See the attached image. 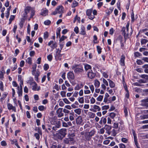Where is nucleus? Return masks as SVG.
I'll use <instances>...</instances> for the list:
<instances>
[{
	"instance_id": "obj_9",
	"label": "nucleus",
	"mask_w": 148,
	"mask_h": 148,
	"mask_svg": "<svg viewBox=\"0 0 148 148\" xmlns=\"http://www.w3.org/2000/svg\"><path fill=\"white\" fill-rule=\"evenodd\" d=\"M76 123L77 125H82L83 124V120L81 116H78L76 120Z\"/></svg>"
},
{
	"instance_id": "obj_52",
	"label": "nucleus",
	"mask_w": 148,
	"mask_h": 148,
	"mask_svg": "<svg viewBox=\"0 0 148 148\" xmlns=\"http://www.w3.org/2000/svg\"><path fill=\"white\" fill-rule=\"evenodd\" d=\"M64 102L66 104H70L71 103L66 98H64L63 99Z\"/></svg>"
},
{
	"instance_id": "obj_20",
	"label": "nucleus",
	"mask_w": 148,
	"mask_h": 148,
	"mask_svg": "<svg viewBox=\"0 0 148 148\" xmlns=\"http://www.w3.org/2000/svg\"><path fill=\"white\" fill-rule=\"evenodd\" d=\"M107 80L108 81L110 87L111 88H114L115 86V84L114 82L110 79H108Z\"/></svg>"
},
{
	"instance_id": "obj_61",
	"label": "nucleus",
	"mask_w": 148,
	"mask_h": 148,
	"mask_svg": "<svg viewBox=\"0 0 148 148\" xmlns=\"http://www.w3.org/2000/svg\"><path fill=\"white\" fill-rule=\"evenodd\" d=\"M91 93L89 89L84 90V93L85 94H89Z\"/></svg>"
},
{
	"instance_id": "obj_41",
	"label": "nucleus",
	"mask_w": 148,
	"mask_h": 148,
	"mask_svg": "<svg viewBox=\"0 0 148 148\" xmlns=\"http://www.w3.org/2000/svg\"><path fill=\"white\" fill-rule=\"evenodd\" d=\"M60 127V124H58L57 125L53 126L52 127L53 130V131H56L57 130L58 128H59Z\"/></svg>"
},
{
	"instance_id": "obj_5",
	"label": "nucleus",
	"mask_w": 148,
	"mask_h": 148,
	"mask_svg": "<svg viewBox=\"0 0 148 148\" xmlns=\"http://www.w3.org/2000/svg\"><path fill=\"white\" fill-rule=\"evenodd\" d=\"M56 50L55 57L56 59L60 60L61 59V57L62 56V54H60L61 50H60V49L58 48Z\"/></svg>"
},
{
	"instance_id": "obj_58",
	"label": "nucleus",
	"mask_w": 148,
	"mask_h": 148,
	"mask_svg": "<svg viewBox=\"0 0 148 148\" xmlns=\"http://www.w3.org/2000/svg\"><path fill=\"white\" fill-rule=\"evenodd\" d=\"M66 92L64 91H62L60 92V95H61L62 97H64L66 96Z\"/></svg>"
},
{
	"instance_id": "obj_1",
	"label": "nucleus",
	"mask_w": 148,
	"mask_h": 148,
	"mask_svg": "<svg viewBox=\"0 0 148 148\" xmlns=\"http://www.w3.org/2000/svg\"><path fill=\"white\" fill-rule=\"evenodd\" d=\"M25 12L23 16L25 18H27L29 15L28 14L30 15V18H32L35 14V11L34 9L30 7H27L25 8Z\"/></svg>"
},
{
	"instance_id": "obj_26",
	"label": "nucleus",
	"mask_w": 148,
	"mask_h": 148,
	"mask_svg": "<svg viewBox=\"0 0 148 148\" xmlns=\"http://www.w3.org/2000/svg\"><path fill=\"white\" fill-rule=\"evenodd\" d=\"M12 144H14L18 148H20L19 146L18 145L17 143V141L16 139H14L13 140H11Z\"/></svg>"
},
{
	"instance_id": "obj_63",
	"label": "nucleus",
	"mask_w": 148,
	"mask_h": 148,
	"mask_svg": "<svg viewBox=\"0 0 148 148\" xmlns=\"http://www.w3.org/2000/svg\"><path fill=\"white\" fill-rule=\"evenodd\" d=\"M7 94L6 92H4L2 95V97L1 98V100H3L7 96Z\"/></svg>"
},
{
	"instance_id": "obj_39",
	"label": "nucleus",
	"mask_w": 148,
	"mask_h": 148,
	"mask_svg": "<svg viewBox=\"0 0 148 148\" xmlns=\"http://www.w3.org/2000/svg\"><path fill=\"white\" fill-rule=\"evenodd\" d=\"M134 142L135 143V145H136L138 148H139V147L138 146V143L136 137V136L135 134L134 135Z\"/></svg>"
},
{
	"instance_id": "obj_7",
	"label": "nucleus",
	"mask_w": 148,
	"mask_h": 148,
	"mask_svg": "<svg viewBox=\"0 0 148 148\" xmlns=\"http://www.w3.org/2000/svg\"><path fill=\"white\" fill-rule=\"evenodd\" d=\"M87 76L90 79H92L94 78L95 74L93 73L92 70H90L87 72Z\"/></svg>"
},
{
	"instance_id": "obj_31",
	"label": "nucleus",
	"mask_w": 148,
	"mask_h": 148,
	"mask_svg": "<svg viewBox=\"0 0 148 148\" xmlns=\"http://www.w3.org/2000/svg\"><path fill=\"white\" fill-rule=\"evenodd\" d=\"M11 8V6H10L9 8H8L6 12L5 13V16L7 18H8L9 17V16L10 15V11Z\"/></svg>"
},
{
	"instance_id": "obj_17",
	"label": "nucleus",
	"mask_w": 148,
	"mask_h": 148,
	"mask_svg": "<svg viewBox=\"0 0 148 148\" xmlns=\"http://www.w3.org/2000/svg\"><path fill=\"white\" fill-rule=\"evenodd\" d=\"M8 109L9 110H12L14 112H16V109L14 106H13L10 103H8L7 105Z\"/></svg>"
},
{
	"instance_id": "obj_30",
	"label": "nucleus",
	"mask_w": 148,
	"mask_h": 148,
	"mask_svg": "<svg viewBox=\"0 0 148 148\" xmlns=\"http://www.w3.org/2000/svg\"><path fill=\"white\" fill-rule=\"evenodd\" d=\"M25 22V20L23 18L21 19V21L19 24V25L21 28H22L23 26L24 23Z\"/></svg>"
},
{
	"instance_id": "obj_38",
	"label": "nucleus",
	"mask_w": 148,
	"mask_h": 148,
	"mask_svg": "<svg viewBox=\"0 0 148 148\" xmlns=\"http://www.w3.org/2000/svg\"><path fill=\"white\" fill-rule=\"evenodd\" d=\"M26 62L29 64H32V59L30 57H29L26 59Z\"/></svg>"
},
{
	"instance_id": "obj_40",
	"label": "nucleus",
	"mask_w": 148,
	"mask_h": 148,
	"mask_svg": "<svg viewBox=\"0 0 148 148\" xmlns=\"http://www.w3.org/2000/svg\"><path fill=\"white\" fill-rule=\"evenodd\" d=\"M78 4V3L76 1H73V3L72 5V8H75L77 6Z\"/></svg>"
},
{
	"instance_id": "obj_13",
	"label": "nucleus",
	"mask_w": 148,
	"mask_h": 148,
	"mask_svg": "<svg viewBox=\"0 0 148 148\" xmlns=\"http://www.w3.org/2000/svg\"><path fill=\"white\" fill-rule=\"evenodd\" d=\"M67 77L69 79H73L74 78V75L73 72L70 71L67 73Z\"/></svg>"
},
{
	"instance_id": "obj_62",
	"label": "nucleus",
	"mask_w": 148,
	"mask_h": 148,
	"mask_svg": "<svg viewBox=\"0 0 148 148\" xmlns=\"http://www.w3.org/2000/svg\"><path fill=\"white\" fill-rule=\"evenodd\" d=\"M32 71H34L36 70V69L37 67V64H34L32 65Z\"/></svg>"
},
{
	"instance_id": "obj_55",
	"label": "nucleus",
	"mask_w": 148,
	"mask_h": 148,
	"mask_svg": "<svg viewBox=\"0 0 148 148\" xmlns=\"http://www.w3.org/2000/svg\"><path fill=\"white\" fill-rule=\"evenodd\" d=\"M53 56L52 55L49 54L47 56V58L48 60L49 61H51L52 59Z\"/></svg>"
},
{
	"instance_id": "obj_44",
	"label": "nucleus",
	"mask_w": 148,
	"mask_h": 148,
	"mask_svg": "<svg viewBox=\"0 0 148 148\" xmlns=\"http://www.w3.org/2000/svg\"><path fill=\"white\" fill-rule=\"evenodd\" d=\"M78 101L80 103H84V98L83 97H79L78 99Z\"/></svg>"
},
{
	"instance_id": "obj_21",
	"label": "nucleus",
	"mask_w": 148,
	"mask_h": 148,
	"mask_svg": "<svg viewBox=\"0 0 148 148\" xmlns=\"http://www.w3.org/2000/svg\"><path fill=\"white\" fill-rule=\"evenodd\" d=\"M69 119L71 121H73L74 119L75 114L74 112H71L69 114Z\"/></svg>"
},
{
	"instance_id": "obj_35",
	"label": "nucleus",
	"mask_w": 148,
	"mask_h": 148,
	"mask_svg": "<svg viewBox=\"0 0 148 148\" xmlns=\"http://www.w3.org/2000/svg\"><path fill=\"white\" fill-rule=\"evenodd\" d=\"M60 31H61V29L60 27L58 28L57 29V31H56V32L57 38H58V37H59L60 38Z\"/></svg>"
},
{
	"instance_id": "obj_16",
	"label": "nucleus",
	"mask_w": 148,
	"mask_h": 148,
	"mask_svg": "<svg viewBox=\"0 0 148 148\" xmlns=\"http://www.w3.org/2000/svg\"><path fill=\"white\" fill-rule=\"evenodd\" d=\"M18 90L17 93L19 97L22 96V86H18L17 87Z\"/></svg>"
},
{
	"instance_id": "obj_27",
	"label": "nucleus",
	"mask_w": 148,
	"mask_h": 148,
	"mask_svg": "<svg viewBox=\"0 0 148 148\" xmlns=\"http://www.w3.org/2000/svg\"><path fill=\"white\" fill-rule=\"evenodd\" d=\"M73 140V138H65L64 140V142L65 143L68 144H69L71 141Z\"/></svg>"
},
{
	"instance_id": "obj_10",
	"label": "nucleus",
	"mask_w": 148,
	"mask_h": 148,
	"mask_svg": "<svg viewBox=\"0 0 148 148\" xmlns=\"http://www.w3.org/2000/svg\"><path fill=\"white\" fill-rule=\"evenodd\" d=\"M93 109L90 110L94 112H96L97 111H99L101 110L100 108L98 106L94 105L92 106Z\"/></svg>"
},
{
	"instance_id": "obj_12",
	"label": "nucleus",
	"mask_w": 148,
	"mask_h": 148,
	"mask_svg": "<svg viewBox=\"0 0 148 148\" xmlns=\"http://www.w3.org/2000/svg\"><path fill=\"white\" fill-rule=\"evenodd\" d=\"M56 10L58 13L62 14L63 12L64 8L62 6H60L56 8Z\"/></svg>"
},
{
	"instance_id": "obj_53",
	"label": "nucleus",
	"mask_w": 148,
	"mask_h": 148,
	"mask_svg": "<svg viewBox=\"0 0 148 148\" xmlns=\"http://www.w3.org/2000/svg\"><path fill=\"white\" fill-rule=\"evenodd\" d=\"M49 68V66L48 64H45L44 66V69L45 71H47Z\"/></svg>"
},
{
	"instance_id": "obj_15",
	"label": "nucleus",
	"mask_w": 148,
	"mask_h": 148,
	"mask_svg": "<svg viewBox=\"0 0 148 148\" xmlns=\"http://www.w3.org/2000/svg\"><path fill=\"white\" fill-rule=\"evenodd\" d=\"M84 84L82 83H79L77 84L74 88L75 90H78L83 87Z\"/></svg>"
},
{
	"instance_id": "obj_34",
	"label": "nucleus",
	"mask_w": 148,
	"mask_h": 148,
	"mask_svg": "<svg viewBox=\"0 0 148 148\" xmlns=\"http://www.w3.org/2000/svg\"><path fill=\"white\" fill-rule=\"evenodd\" d=\"M113 9V8H110L109 9L106 10V13L107 15H109L112 12Z\"/></svg>"
},
{
	"instance_id": "obj_47",
	"label": "nucleus",
	"mask_w": 148,
	"mask_h": 148,
	"mask_svg": "<svg viewBox=\"0 0 148 148\" xmlns=\"http://www.w3.org/2000/svg\"><path fill=\"white\" fill-rule=\"evenodd\" d=\"M121 140L123 143H128V140L127 138H123L121 139Z\"/></svg>"
},
{
	"instance_id": "obj_54",
	"label": "nucleus",
	"mask_w": 148,
	"mask_h": 148,
	"mask_svg": "<svg viewBox=\"0 0 148 148\" xmlns=\"http://www.w3.org/2000/svg\"><path fill=\"white\" fill-rule=\"evenodd\" d=\"M103 84H104L106 86H108V81L104 78L103 79Z\"/></svg>"
},
{
	"instance_id": "obj_45",
	"label": "nucleus",
	"mask_w": 148,
	"mask_h": 148,
	"mask_svg": "<svg viewBox=\"0 0 148 148\" xmlns=\"http://www.w3.org/2000/svg\"><path fill=\"white\" fill-rule=\"evenodd\" d=\"M148 42V40L145 39H142L141 40V43L142 45L145 44Z\"/></svg>"
},
{
	"instance_id": "obj_36",
	"label": "nucleus",
	"mask_w": 148,
	"mask_h": 148,
	"mask_svg": "<svg viewBox=\"0 0 148 148\" xmlns=\"http://www.w3.org/2000/svg\"><path fill=\"white\" fill-rule=\"evenodd\" d=\"M84 68L85 70L87 71L90 70H91V66L88 64H86L85 65Z\"/></svg>"
},
{
	"instance_id": "obj_4",
	"label": "nucleus",
	"mask_w": 148,
	"mask_h": 148,
	"mask_svg": "<svg viewBox=\"0 0 148 148\" xmlns=\"http://www.w3.org/2000/svg\"><path fill=\"white\" fill-rule=\"evenodd\" d=\"M92 9L87 10L86 12V14L88 16V18L91 20H92L95 18V16L92 15Z\"/></svg>"
},
{
	"instance_id": "obj_18",
	"label": "nucleus",
	"mask_w": 148,
	"mask_h": 148,
	"mask_svg": "<svg viewBox=\"0 0 148 148\" xmlns=\"http://www.w3.org/2000/svg\"><path fill=\"white\" fill-rule=\"evenodd\" d=\"M35 82L34 81L33 78L32 77H29L28 80L27 81V83L31 85Z\"/></svg>"
},
{
	"instance_id": "obj_19",
	"label": "nucleus",
	"mask_w": 148,
	"mask_h": 148,
	"mask_svg": "<svg viewBox=\"0 0 148 148\" xmlns=\"http://www.w3.org/2000/svg\"><path fill=\"white\" fill-rule=\"evenodd\" d=\"M95 133L94 130H92L89 132H85L84 134V135H88L90 136H92L94 135Z\"/></svg>"
},
{
	"instance_id": "obj_2",
	"label": "nucleus",
	"mask_w": 148,
	"mask_h": 148,
	"mask_svg": "<svg viewBox=\"0 0 148 148\" xmlns=\"http://www.w3.org/2000/svg\"><path fill=\"white\" fill-rule=\"evenodd\" d=\"M129 26V22H128L126 26V27H123L122 29V31L125 37H127L129 34L128 29Z\"/></svg>"
},
{
	"instance_id": "obj_43",
	"label": "nucleus",
	"mask_w": 148,
	"mask_h": 148,
	"mask_svg": "<svg viewBox=\"0 0 148 148\" xmlns=\"http://www.w3.org/2000/svg\"><path fill=\"white\" fill-rule=\"evenodd\" d=\"M103 96L100 95L97 98V100L98 101H101L103 99Z\"/></svg>"
},
{
	"instance_id": "obj_48",
	"label": "nucleus",
	"mask_w": 148,
	"mask_h": 148,
	"mask_svg": "<svg viewBox=\"0 0 148 148\" xmlns=\"http://www.w3.org/2000/svg\"><path fill=\"white\" fill-rule=\"evenodd\" d=\"M97 48L98 53L99 54H100L101 52V48L100 46H97Z\"/></svg>"
},
{
	"instance_id": "obj_42",
	"label": "nucleus",
	"mask_w": 148,
	"mask_h": 148,
	"mask_svg": "<svg viewBox=\"0 0 148 148\" xmlns=\"http://www.w3.org/2000/svg\"><path fill=\"white\" fill-rule=\"evenodd\" d=\"M76 21H77L79 23L80 22V18L79 17H78L77 15L75 16L74 18L73 23H75Z\"/></svg>"
},
{
	"instance_id": "obj_56",
	"label": "nucleus",
	"mask_w": 148,
	"mask_h": 148,
	"mask_svg": "<svg viewBox=\"0 0 148 148\" xmlns=\"http://www.w3.org/2000/svg\"><path fill=\"white\" fill-rule=\"evenodd\" d=\"M116 114L114 112H111L110 113L109 115L111 118L113 119L116 116Z\"/></svg>"
},
{
	"instance_id": "obj_50",
	"label": "nucleus",
	"mask_w": 148,
	"mask_h": 148,
	"mask_svg": "<svg viewBox=\"0 0 148 148\" xmlns=\"http://www.w3.org/2000/svg\"><path fill=\"white\" fill-rule=\"evenodd\" d=\"M93 38L94 40H93V42L94 43H98V42L97 41V36L96 35H94L93 36Z\"/></svg>"
},
{
	"instance_id": "obj_24",
	"label": "nucleus",
	"mask_w": 148,
	"mask_h": 148,
	"mask_svg": "<svg viewBox=\"0 0 148 148\" xmlns=\"http://www.w3.org/2000/svg\"><path fill=\"white\" fill-rule=\"evenodd\" d=\"M80 34L83 35L86 34L85 28L84 27L82 26L81 28V31L80 32Z\"/></svg>"
},
{
	"instance_id": "obj_29",
	"label": "nucleus",
	"mask_w": 148,
	"mask_h": 148,
	"mask_svg": "<svg viewBox=\"0 0 148 148\" xmlns=\"http://www.w3.org/2000/svg\"><path fill=\"white\" fill-rule=\"evenodd\" d=\"M88 115L90 118H93L95 116V113L91 112H88Z\"/></svg>"
},
{
	"instance_id": "obj_46",
	"label": "nucleus",
	"mask_w": 148,
	"mask_h": 148,
	"mask_svg": "<svg viewBox=\"0 0 148 148\" xmlns=\"http://www.w3.org/2000/svg\"><path fill=\"white\" fill-rule=\"evenodd\" d=\"M48 36L49 34L47 32H46L44 33L43 36L44 38L45 39H47L48 38Z\"/></svg>"
},
{
	"instance_id": "obj_57",
	"label": "nucleus",
	"mask_w": 148,
	"mask_h": 148,
	"mask_svg": "<svg viewBox=\"0 0 148 148\" xmlns=\"http://www.w3.org/2000/svg\"><path fill=\"white\" fill-rule=\"evenodd\" d=\"M0 89L2 91H3L4 90L3 83L1 81H0Z\"/></svg>"
},
{
	"instance_id": "obj_37",
	"label": "nucleus",
	"mask_w": 148,
	"mask_h": 148,
	"mask_svg": "<svg viewBox=\"0 0 148 148\" xmlns=\"http://www.w3.org/2000/svg\"><path fill=\"white\" fill-rule=\"evenodd\" d=\"M74 112L78 114L79 115L81 113V109L80 108H78L74 110Z\"/></svg>"
},
{
	"instance_id": "obj_51",
	"label": "nucleus",
	"mask_w": 148,
	"mask_h": 148,
	"mask_svg": "<svg viewBox=\"0 0 148 148\" xmlns=\"http://www.w3.org/2000/svg\"><path fill=\"white\" fill-rule=\"evenodd\" d=\"M109 108V105H105L101 107L102 110H107Z\"/></svg>"
},
{
	"instance_id": "obj_49",
	"label": "nucleus",
	"mask_w": 148,
	"mask_h": 148,
	"mask_svg": "<svg viewBox=\"0 0 148 148\" xmlns=\"http://www.w3.org/2000/svg\"><path fill=\"white\" fill-rule=\"evenodd\" d=\"M89 87L91 91L93 93L94 90V86L92 84H91L89 85Z\"/></svg>"
},
{
	"instance_id": "obj_28",
	"label": "nucleus",
	"mask_w": 148,
	"mask_h": 148,
	"mask_svg": "<svg viewBox=\"0 0 148 148\" xmlns=\"http://www.w3.org/2000/svg\"><path fill=\"white\" fill-rule=\"evenodd\" d=\"M110 97L108 98H104L103 102L106 103H109L111 102V99Z\"/></svg>"
},
{
	"instance_id": "obj_64",
	"label": "nucleus",
	"mask_w": 148,
	"mask_h": 148,
	"mask_svg": "<svg viewBox=\"0 0 148 148\" xmlns=\"http://www.w3.org/2000/svg\"><path fill=\"white\" fill-rule=\"evenodd\" d=\"M119 145L120 148H125L126 147L125 145L123 143H120Z\"/></svg>"
},
{
	"instance_id": "obj_22",
	"label": "nucleus",
	"mask_w": 148,
	"mask_h": 148,
	"mask_svg": "<svg viewBox=\"0 0 148 148\" xmlns=\"http://www.w3.org/2000/svg\"><path fill=\"white\" fill-rule=\"evenodd\" d=\"M125 57L124 56L122 55L120 60V64L121 66H124L125 65Z\"/></svg>"
},
{
	"instance_id": "obj_8",
	"label": "nucleus",
	"mask_w": 148,
	"mask_h": 148,
	"mask_svg": "<svg viewBox=\"0 0 148 148\" xmlns=\"http://www.w3.org/2000/svg\"><path fill=\"white\" fill-rule=\"evenodd\" d=\"M31 86L32 87V90L34 91H39L40 89V86H38L37 84L35 82Z\"/></svg>"
},
{
	"instance_id": "obj_23",
	"label": "nucleus",
	"mask_w": 148,
	"mask_h": 148,
	"mask_svg": "<svg viewBox=\"0 0 148 148\" xmlns=\"http://www.w3.org/2000/svg\"><path fill=\"white\" fill-rule=\"evenodd\" d=\"M94 85L95 87L98 88L100 86V82L97 79H95L94 81Z\"/></svg>"
},
{
	"instance_id": "obj_11",
	"label": "nucleus",
	"mask_w": 148,
	"mask_h": 148,
	"mask_svg": "<svg viewBox=\"0 0 148 148\" xmlns=\"http://www.w3.org/2000/svg\"><path fill=\"white\" fill-rule=\"evenodd\" d=\"M62 108H59L56 111V112L59 117H61L64 116V114L62 112Z\"/></svg>"
},
{
	"instance_id": "obj_6",
	"label": "nucleus",
	"mask_w": 148,
	"mask_h": 148,
	"mask_svg": "<svg viewBox=\"0 0 148 148\" xmlns=\"http://www.w3.org/2000/svg\"><path fill=\"white\" fill-rule=\"evenodd\" d=\"M32 74L34 75V79L36 81H38V77L40 75V73L39 71H36V70L34 71H32Z\"/></svg>"
},
{
	"instance_id": "obj_3",
	"label": "nucleus",
	"mask_w": 148,
	"mask_h": 148,
	"mask_svg": "<svg viewBox=\"0 0 148 148\" xmlns=\"http://www.w3.org/2000/svg\"><path fill=\"white\" fill-rule=\"evenodd\" d=\"M72 69L75 73H79L83 72L84 70L82 67H77L75 66H72Z\"/></svg>"
},
{
	"instance_id": "obj_59",
	"label": "nucleus",
	"mask_w": 148,
	"mask_h": 148,
	"mask_svg": "<svg viewBox=\"0 0 148 148\" xmlns=\"http://www.w3.org/2000/svg\"><path fill=\"white\" fill-rule=\"evenodd\" d=\"M136 63H137V64L139 65H141V64H143L144 63L143 62L142 60H138L136 61Z\"/></svg>"
},
{
	"instance_id": "obj_14",
	"label": "nucleus",
	"mask_w": 148,
	"mask_h": 148,
	"mask_svg": "<svg viewBox=\"0 0 148 148\" xmlns=\"http://www.w3.org/2000/svg\"><path fill=\"white\" fill-rule=\"evenodd\" d=\"M66 129H62L60 130H59L58 132L63 137H64L66 135Z\"/></svg>"
},
{
	"instance_id": "obj_33",
	"label": "nucleus",
	"mask_w": 148,
	"mask_h": 148,
	"mask_svg": "<svg viewBox=\"0 0 148 148\" xmlns=\"http://www.w3.org/2000/svg\"><path fill=\"white\" fill-rule=\"evenodd\" d=\"M101 72L104 78H107L109 76L107 72H105L102 71H101Z\"/></svg>"
},
{
	"instance_id": "obj_32",
	"label": "nucleus",
	"mask_w": 148,
	"mask_h": 148,
	"mask_svg": "<svg viewBox=\"0 0 148 148\" xmlns=\"http://www.w3.org/2000/svg\"><path fill=\"white\" fill-rule=\"evenodd\" d=\"M48 10L46 9H43L42 10L41 13V15L43 16H45L47 14Z\"/></svg>"
},
{
	"instance_id": "obj_60",
	"label": "nucleus",
	"mask_w": 148,
	"mask_h": 148,
	"mask_svg": "<svg viewBox=\"0 0 148 148\" xmlns=\"http://www.w3.org/2000/svg\"><path fill=\"white\" fill-rule=\"evenodd\" d=\"M51 23V21L49 20H47L44 22V23L46 25H48Z\"/></svg>"
},
{
	"instance_id": "obj_25",
	"label": "nucleus",
	"mask_w": 148,
	"mask_h": 148,
	"mask_svg": "<svg viewBox=\"0 0 148 148\" xmlns=\"http://www.w3.org/2000/svg\"><path fill=\"white\" fill-rule=\"evenodd\" d=\"M111 128L112 127L111 126L107 125H106L104 127V129L108 131V133L109 134H110L109 131L111 130Z\"/></svg>"
}]
</instances>
